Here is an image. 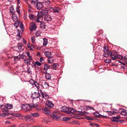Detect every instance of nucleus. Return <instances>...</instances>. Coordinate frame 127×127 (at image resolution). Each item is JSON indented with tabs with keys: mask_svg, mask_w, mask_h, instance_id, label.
Segmentation results:
<instances>
[{
	"mask_svg": "<svg viewBox=\"0 0 127 127\" xmlns=\"http://www.w3.org/2000/svg\"><path fill=\"white\" fill-rule=\"evenodd\" d=\"M40 94L39 92H38V93L34 92L32 94L31 97L33 99L37 98L40 96Z\"/></svg>",
	"mask_w": 127,
	"mask_h": 127,
	"instance_id": "obj_6",
	"label": "nucleus"
},
{
	"mask_svg": "<svg viewBox=\"0 0 127 127\" xmlns=\"http://www.w3.org/2000/svg\"><path fill=\"white\" fill-rule=\"evenodd\" d=\"M43 46H46L48 43L47 39L46 38H43Z\"/></svg>",
	"mask_w": 127,
	"mask_h": 127,
	"instance_id": "obj_25",
	"label": "nucleus"
},
{
	"mask_svg": "<svg viewBox=\"0 0 127 127\" xmlns=\"http://www.w3.org/2000/svg\"><path fill=\"white\" fill-rule=\"evenodd\" d=\"M29 16L30 19L31 20H33L34 19V16L33 15L31 14L30 15H29Z\"/></svg>",
	"mask_w": 127,
	"mask_h": 127,
	"instance_id": "obj_41",
	"label": "nucleus"
},
{
	"mask_svg": "<svg viewBox=\"0 0 127 127\" xmlns=\"http://www.w3.org/2000/svg\"><path fill=\"white\" fill-rule=\"evenodd\" d=\"M30 114L31 115H32L33 117H37L39 116V114L38 113H30Z\"/></svg>",
	"mask_w": 127,
	"mask_h": 127,
	"instance_id": "obj_31",
	"label": "nucleus"
},
{
	"mask_svg": "<svg viewBox=\"0 0 127 127\" xmlns=\"http://www.w3.org/2000/svg\"><path fill=\"white\" fill-rule=\"evenodd\" d=\"M60 9L58 7H55L54 8L53 12H59L60 11Z\"/></svg>",
	"mask_w": 127,
	"mask_h": 127,
	"instance_id": "obj_29",
	"label": "nucleus"
},
{
	"mask_svg": "<svg viewBox=\"0 0 127 127\" xmlns=\"http://www.w3.org/2000/svg\"><path fill=\"white\" fill-rule=\"evenodd\" d=\"M17 1V3L18 4H19L20 3V0H16Z\"/></svg>",
	"mask_w": 127,
	"mask_h": 127,
	"instance_id": "obj_63",
	"label": "nucleus"
},
{
	"mask_svg": "<svg viewBox=\"0 0 127 127\" xmlns=\"http://www.w3.org/2000/svg\"><path fill=\"white\" fill-rule=\"evenodd\" d=\"M28 125H27L22 123L19 125V126L21 127H28Z\"/></svg>",
	"mask_w": 127,
	"mask_h": 127,
	"instance_id": "obj_34",
	"label": "nucleus"
},
{
	"mask_svg": "<svg viewBox=\"0 0 127 127\" xmlns=\"http://www.w3.org/2000/svg\"><path fill=\"white\" fill-rule=\"evenodd\" d=\"M22 44L21 43H19L18 44L17 47L20 50H21L23 49L22 48Z\"/></svg>",
	"mask_w": 127,
	"mask_h": 127,
	"instance_id": "obj_28",
	"label": "nucleus"
},
{
	"mask_svg": "<svg viewBox=\"0 0 127 127\" xmlns=\"http://www.w3.org/2000/svg\"><path fill=\"white\" fill-rule=\"evenodd\" d=\"M22 35V33H20L19 32V31L18 34H17V35L16 36V37L17 39L18 40H20L21 39V35Z\"/></svg>",
	"mask_w": 127,
	"mask_h": 127,
	"instance_id": "obj_21",
	"label": "nucleus"
},
{
	"mask_svg": "<svg viewBox=\"0 0 127 127\" xmlns=\"http://www.w3.org/2000/svg\"><path fill=\"white\" fill-rule=\"evenodd\" d=\"M87 119L88 120H93V118H90L89 117H87Z\"/></svg>",
	"mask_w": 127,
	"mask_h": 127,
	"instance_id": "obj_54",
	"label": "nucleus"
},
{
	"mask_svg": "<svg viewBox=\"0 0 127 127\" xmlns=\"http://www.w3.org/2000/svg\"><path fill=\"white\" fill-rule=\"evenodd\" d=\"M120 118L121 117L119 116H118L117 117H114L112 118L111 120L113 122H118Z\"/></svg>",
	"mask_w": 127,
	"mask_h": 127,
	"instance_id": "obj_12",
	"label": "nucleus"
},
{
	"mask_svg": "<svg viewBox=\"0 0 127 127\" xmlns=\"http://www.w3.org/2000/svg\"><path fill=\"white\" fill-rule=\"evenodd\" d=\"M16 11L17 12V14H18L19 15H20L21 14V12L19 8L16 7Z\"/></svg>",
	"mask_w": 127,
	"mask_h": 127,
	"instance_id": "obj_36",
	"label": "nucleus"
},
{
	"mask_svg": "<svg viewBox=\"0 0 127 127\" xmlns=\"http://www.w3.org/2000/svg\"><path fill=\"white\" fill-rule=\"evenodd\" d=\"M32 2L35 3L37 2L38 0H31Z\"/></svg>",
	"mask_w": 127,
	"mask_h": 127,
	"instance_id": "obj_56",
	"label": "nucleus"
},
{
	"mask_svg": "<svg viewBox=\"0 0 127 127\" xmlns=\"http://www.w3.org/2000/svg\"><path fill=\"white\" fill-rule=\"evenodd\" d=\"M121 111V114L122 115H127V112L126 110L123 109H120Z\"/></svg>",
	"mask_w": 127,
	"mask_h": 127,
	"instance_id": "obj_16",
	"label": "nucleus"
},
{
	"mask_svg": "<svg viewBox=\"0 0 127 127\" xmlns=\"http://www.w3.org/2000/svg\"><path fill=\"white\" fill-rule=\"evenodd\" d=\"M15 116L17 117H20L22 116V115L21 114L17 113V114H16Z\"/></svg>",
	"mask_w": 127,
	"mask_h": 127,
	"instance_id": "obj_51",
	"label": "nucleus"
},
{
	"mask_svg": "<svg viewBox=\"0 0 127 127\" xmlns=\"http://www.w3.org/2000/svg\"><path fill=\"white\" fill-rule=\"evenodd\" d=\"M12 19L14 21L16 22L17 21L18 17L15 14H13L12 15Z\"/></svg>",
	"mask_w": 127,
	"mask_h": 127,
	"instance_id": "obj_15",
	"label": "nucleus"
},
{
	"mask_svg": "<svg viewBox=\"0 0 127 127\" xmlns=\"http://www.w3.org/2000/svg\"><path fill=\"white\" fill-rule=\"evenodd\" d=\"M104 51L105 53H107V52H109L108 51V47L107 45H105L104 46Z\"/></svg>",
	"mask_w": 127,
	"mask_h": 127,
	"instance_id": "obj_30",
	"label": "nucleus"
},
{
	"mask_svg": "<svg viewBox=\"0 0 127 127\" xmlns=\"http://www.w3.org/2000/svg\"><path fill=\"white\" fill-rule=\"evenodd\" d=\"M27 47L31 51L33 50L34 49L33 45H31L30 43H29L27 45Z\"/></svg>",
	"mask_w": 127,
	"mask_h": 127,
	"instance_id": "obj_14",
	"label": "nucleus"
},
{
	"mask_svg": "<svg viewBox=\"0 0 127 127\" xmlns=\"http://www.w3.org/2000/svg\"><path fill=\"white\" fill-rule=\"evenodd\" d=\"M10 11L11 13H13L15 11L13 7H11L10 8Z\"/></svg>",
	"mask_w": 127,
	"mask_h": 127,
	"instance_id": "obj_39",
	"label": "nucleus"
},
{
	"mask_svg": "<svg viewBox=\"0 0 127 127\" xmlns=\"http://www.w3.org/2000/svg\"><path fill=\"white\" fill-rule=\"evenodd\" d=\"M44 2H49V0H44Z\"/></svg>",
	"mask_w": 127,
	"mask_h": 127,
	"instance_id": "obj_61",
	"label": "nucleus"
},
{
	"mask_svg": "<svg viewBox=\"0 0 127 127\" xmlns=\"http://www.w3.org/2000/svg\"><path fill=\"white\" fill-rule=\"evenodd\" d=\"M105 62L107 63H110L111 62V60L109 59L105 60Z\"/></svg>",
	"mask_w": 127,
	"mask_h": 127,
	"instance_id": "obj_46",
	"label": "nucleus"
},
{
	"mask_svg": "<svg viewBox=\"0 0 127 127\" xmlns=\"http://www.w3.org/2000/svg\"><path fill=\"white\" fill-rule=\"evenodd\" d=\"M36 7L37 9L40 10L42 9L43 7V5L42 2H38L36 5Z\"/></svg>",
	"mask_w": 127,
	"mask_h": 127,
	"instance_id": "obj_7",
	"label": "nucleus"
},
{
	"mask_svg": "<svg viewBox=\"0 0 127 127\" xmlns=\"http://www.w3.org/2000/svg\"><path fill=\"white\" fill-rule=\"evenodd\" d=\"M46 106L49 108H52L54 106L52 102L49 100H48L46 102Z\"/></svg>",
	"mask_w": 127,
	"mask_h": 127,
	"instance_id": "obj_8",
	"label": "nucleus"
},
{
	"mask_svg": "<svg viewBox=\"0 0 127 127\" xmlns=\"http://www.w3.org/2000/svg\"><path fill=\"white\" fill-rule=\"evenodd\" d=\"M48 12L47 10L45 9L42 10L41 12H38V16L42 17L44 15L45 16L47 14Z\"/></svg>",
	"mask_w": 127,
	"mask_h": 127,
	"instance_id": "obj_4",
	"label": "nucleus"
},
{
	"mask_svg": "<svg viewBox=\"0 0 127 127\" xmlns=\"http://www.w3.org/2000/svg\"><path fill=\"white\" fill-rule=\"evenodd\" d=\"M5 107L6 109H10L12 108L13 105L11 104H7L5 105Z\"/></svg>",
	"mask_w": 127,
	"mask_h": 127,
	"instance_id": "obj_18",
	"label": "nucleus"
},
{
	"mask_svg": "<svg viewBox=\"0 0 127 127\" xmlns=\"http://www.w3.org/2000/svg\"><path fill=\"white\" fill-rule=\"evenodd\" d=\"M20 27L22 31L23 30L24 26L23 24L21 23L20 24Z\"/></svg>",
	"mask_w": 127,
	"mask_h": 127,
	"instance_id": "obj_44",
	"label": "nucleus"
},
{
	"mask_svg": "<svg viewBox=\"0 0 127 127\" xmlns=\"http://www.w3.org/2000/svg\"><path fill=\"white\" fill-rule=\"evenodd\" d=\"M49 84L47 82H44V86L42 87V88H41L42 89V88H43L45 89H46L48 88L49 87Z\"/></svg>",
	"mask_w": 127,
	"mask_h": 127,
	"instance_id": "obj_17",
	"label": "nucleus"
},
{
	"mask_svg": "<svg viewBox=\"0 0 127 127\" xmlns=\"http://www.w3.org/2000/svg\"><path fill=\"white\" fill-rule=\"evenodd\" d=\"M38 105L37 104H35L33 103L30 104L29 105L26 104H23L22 106V109H21L22 110L25 111L26 112L31 110L30 108H28L29 107V108H36L37 110H40L39 108H36L38 107Z\"/></svg>",
	"mask_w": 127,
	"mask_h": 127,
	"instance_id": "obj_2",
	"label": "nucleus"
},
{
	"mask_svg": "<svg viewBox=\"0 0 127 127\" xmlns=\"http://www.w3.org/2000/svg\"><path fill=\"white\" fill-rule=\"evenodd\" d=\"M109 55L111 56V59L114 60H116L117 58H120V57L121 58V60L123 61H125L127 64V56H126L124 57L122 56L118 57L117 52L115 51H113L112 52H109L107 53H105L103 55L104 57H108Z\"/></svg>",
	"mask_w": 127,
	"mask_h": 127,
	"instance_id": "obj_1",
	"label": "nucleus"
},
{
	"mask_svg": "<svg viewBox=\"0 0 127 127\" xmlns=\"http://www.w3.org/2000/svg\"><path fill=\"white\" fill-rule=\"evenodd\" d=\"M35 63L36 65L38 66H40L41 65V64L38 62H36Z\"/></svg>",
	"mask_w": 127,
	"mask_h": 127,
	"instance_id": "obj_47",
	"label": "nucleus"
},
{
	"mask_svg": "<svg viewBox=\"0 0 127 127\" xmlns=\"http://www.w3.org/2000/svg\"><path fill=\"white\" fill-rule=\"evenodd\" d=\"M23 41L24 44H25L26 43L27 41L24 39H23Z\"/></svg>",
	"mask_w": 127,
	"mask_h": 127,
	"instance_id": "obj_62",
	"label": "nucleus"
},
{
	"mask_svg": "<svg viewBox=\"0 0 127 127\" xmlns=\"http://www.w3.org/2000/svg\"><path fill=\"white\" fill-rule=\"evenodd\" d=\"M44 19L45 21H48L51 20L52 18L50 15H47H47L45 16Z\"/></svg>",
	"mask_w": 127,
	"mask_h": 127,
	"instance_id": "obj_11",
	"label": "nucleus"
},
{
	"mask_svg": "<svg viewBox=\"0 0 127 127\" xmlns=\"http://www.w3.org/2000/svg\"><path fill=\"white\" fill-rule=\"evenodd\" d=\"M70 119V118L69 117H64L63 119L62 120L63 121H67L69 120Z\"/></svg>",
	"mask_w": 127,
	"mask_h": 127,
	"instance_id": "obj_35",
	"label": "nucleus"
},
{
	"mask_svg": "<svg viewBox=\"0 0 127 127\" xmlns=\"http://www.w3.org/2000/svg\"><path fill=\"white\" fill-rule=\"evenodd\" d=\"M29 59L31 60H32V57L31 56H30V57H29Z\"/></svg>",
	"mask_w": 127,
	"mask_h": 127,
	"instance_id": "obj_64",
	"label": "nucleus"
},
{
	"mask_svg": "<svg viewBox=\"0 0 127 127\" xmlns=\"http://www.w3.org/2000/svg\"><path fill=\"white\" fill-rule=\"evenodd\" d=\"M34 85L36 87L38 90H39L40 89V85L37 82L35 81V83H34Z\"/></svg>",
	"mask_w": 127,
	"mask_h": 127,
	"instance_id": "obj_19",
	"label": "nucleus"
},
{
	"mask_svg": "<svg viewBox=\"0 0 127 127\" xmlns=\"http://www.w3.org/2000/svg\"><path fill=\"white\" fill-rule=\"evenodd\" d=\"M54 61V59L51 57H48V62L49 63H51Z\"/></svg>",
	"mask_w": 127,
	"mask_h": 127,
	"instance_id": "obj_22",
	"label": "nucleus"
},
{
	"mask_svg": "<svg viewBox=\"0 0 127 127\" xmlns=\"http://www.w3.org/2000/svg\"><path fill=\"white\" fill-rule=\"evenodd\" d=\"M40 27L44 29L45 27V24L44 23H41L40 24Z\"/></svg>",
	"mask_w": 127,
	"mask_h": 127,
	"instance_id": "obj_43",
	"label": "nucleus"
},
{
	"mask_svg": "<svg viewBox=\"0 0 127 127\" xmlns=\"http://www.w3.org/2000/svg\"><path fill=\"white\" fill-rule=\"evenodd\" d=\"M30 67H28V68H27V72L28 73H31V71H30V70H30Z\"/></svg>",
	"mask_w": 127,
	"mask_h": 127,
	"instance_id": "obj_52",
	"label": "nucleus"
},
{
	"mask_svg": "<svg viewBox=\"0 0 127 127\" xmlns=\"http://www.w3.org/2000/svg\"><path fill=\"white\" fill-rule=\"evenodd\" d=\"M54 10V8L51 7L49 8V10L51 11H53Z\"/></svg>",
	"mask_w": 127,
	"mask_h": 127,
	"instance_id": "obj_53",
	"label": "nucleus"
},
{
	"mask_svg": "<svg viewBox=\"0 0 127 127\" xmlns=\"http://www.w3.org/2000/svg\"><path fill=\"white\" fill-rule=\"evenodd\" d=\"M108 114L111 116H112L114 114V113L111 111H110L108 112Z\"/></svg>",
	"mask_w": 127,
	"mask_h": 127,
	"instance_id": "obj_55",
	"label": "nucleus"
},
{
	"mask_svg": "<svg viewBox=\"0 0 127 127\" xmlns=\"http://www.w3.org/2000/svg\"><path fill=\"white\" fill-rule=\"evenodd\" d=\"M44 55L46 56L49 57H51L50 56L51 55V53L50 52L46 51L44 53Z\"/></svg>",
	"mask_w": 127,
	"mask_h": 127,
	"instance_id": "obj_27",
	"label": "nucleus"
},
{
	"mask_svg": "<svg viewBox=\"0 0 127 127\" xmlns=\"http://www.w3.org/2000/svg\"><path fill=\"white\" fill-rule=\"evenodd\" d=\"M26 55H27L29 57H30V53H29V52H26Z\"/></svg>",
	"mask_w": 127,
	"mask_h": 127,
	"instance_id": "obj_58",
	"label": "nucleus"
},
{
	"mask_svg": "<svg viewBox=\"0 0 127 127\" xmlns=\"http://www.w3.org/2000/svg\"><path fill=\"white\" fill-rule=\"evenodd\" d=\"M40 31H37L36 33V36H38L40 35Z\"/></svg>",
	"mask_w": 127,
	"mask_h": 127,
	"instance_id": "obj_48",
	"label": "nucleus"
},
{
	"mask_svg": "<svg viewBox=\"0 0 127 127\" xmlns=\"http://www.w3.org/2000/svg\"><path fill=\"white\" fill-rule=\"evenodd\" d=\"M75 112V111L74 109L71 108H68L67 114L70 115L74 114Z\"/></svg>",
	"mask_w": 127,
	"mask_h": 127,
	"instance_id": "obj_9",
	"label": "nucleus"
},
{
	"mask_svg": "<svg viewBox=\"0 0 127 127\" xmlns=\"http://www.w3.org/2000/svg\"><path fill=\"white\" fill-rule=\"evenodd\" d=\"M36 27L35 24L33 23L31 24L30 29L31 31H33V30H35L36 29Z\"/></svg>",
	"mask_w": 127,
	"mask_h": 127,
	"instance_id": "obj_10",
	"label": "nucleus"
},
{
	"mask_svg": "<svg viewBox=\"0 0 127 127\" xmlns=\"http://www.w3.org/2000/svg\"><path fill=\"white\" fill-rule=\"evenodd\" d=\"M68 110V108L65 106H63L61 108V111L62 112L67 113Z\"/></svg>",
	"mask_w": 127,
	"mask_h": 127,
	"instance_id": "obj_13",
	"label": "nucleus"
},
{
	"mask_svg": "<svg viewBox=\"0 0 127 127\" xmlns=\"http://www.w3.org/2000/svg\"><path fill=\"white\" fill-rule=\"evenodd\" d=\"M35 38L34 37H32L31 38V40L33 43H34L35 41Z\"/></svg>",
	"mask_w": 127,
	"mask_h": 127,
	"instance_id": "obj_50",
	"label": "nucleus"
},
{
	"mask_svg": "<svg viewBox=\"0 0 127 127\" xmlns=\"http://www.w3.org/2000/svg\"><path fill=\"white\" fill-rule=\"evenodd\" d=\"M18 59V58L17 57H16L15 58H14V61H16Z\"/></svg>",
	"mask_w": 127,
	"mask_h": 127,
	"instance_id": "obj_59",
	"label": "nucleus"
},
{
	"mask_svg": "<svg viewBox=\"0 0 127 127\" xmlns=\"http://www.w3.org/2000/svg\"><path fill=\"white\" fill-rule=\"evenodd\" d=\"M31 118L29 115H28L25 116H23V118L27 122V120L30 119Z\"/></svg>",
	"mask_w": 127,
	"mask_h": 127,
	"instance_id": "obj_23",
	"label": "nucleus"
},
{
	"mask_svg": "<svg viewBox=\"0 0 127 127\" xmlns=\"http://www.w3.org/2000/svg\"><path fill=\"white\" fill-rule=\"evenodd\" d=\"M59 114L56 112H54L52 115V116L54 120H58L60 117L59 116Z\"/></svg>",
	"mask_w": 127,
	"mask_h": 127,
	"instance_id": "obj_5",
	"label": "nucleus"
},
{
	"mask_svg": "<svg viewBox=\"0 0 127 127\" xmlns=\"http://www.w3.org/2000/svg\"><path fill=\"white\" fill-rule=\"evenodd\" d=\"M50 66L47 64H45L44 65V69L45 70H47L49 68Z\"/></svg>",
	"mask_w": 127,
	"mask_h": 127,
	"instance_id": "obj_33",
	"label": "nucleus"
},
{
	"mask_svg": "<svg viewBox=\"0 0 127 127\" xmlns=\"http://www.w3.org/2000/svg\"><path fill=\"white\" fill-rule=\"evenodd\" d=\"M87 108L88 109H92L94 111L95 110L94 109L93 107H91L90 106H87Z\"/></svg>",
	"mask_w": 127,
	"mask_h": 127,
	"instance_id": "obj_45",
	"label": "nucleus"
},
{
	"mask_svg": "<svg viewBox=\"0 0 127 127\" xmlns=\"http://www.w3.org/2000/svg\"><path fill=\"white\" fill-rule=\"evenodd\" d=\"M42 112L43 113L47 114H49L50 113V111L49 110L45 108L42 109Z\"/></svg>",
	"mask_w": 127,
	"mask_h": 127,
	"instance_id": "obj_20",
	"label": "nucleus"
},
{
	"mask_svg": "<svg viewBox=\"0 0 127 127\" xmlns=\"http://www.w3.org/2000/svg\"><path fill=\"white\" fill-rule=\"evenodd\" d=\"M27 7L28 12H31L33 10L32 8L30 5L28 4Z\"/></svg>",
	"mask_w": 127,
	"mask_h": 127,
	"instance_id": "obj_24",
	"label": "nucleus"
},
{
	"mask_svg": "<svg viewBox=\"0 0 127 127\" xmlns=\"http://www.w3.org/2000/svg\"><path fill=\"white\" fill-rule=\"evenodd\" d=\"M25 62L27 65H29L30 64V61L29 59H25Z\"/></svg>",
	"mask_w": 127,
	"mask_h": 127,
	"instance_id": "obj_26",
	"label": "nucleus"
},
{
	"mask_svg": "<svg viewBox=\"0 0 127 127\" xmlns=\"http://www.w3.org/2000/svg\"><path fill=\"white\" fill-rule=\"evenodd\" d=\"M38 17L36 19V21H37L38 22H40V21L39 20V19H41V18H42V17H39L38 16V14L37 15Z\"/></svg>",
	"mask_w": 127,
	"mask_h": 127,
	"instance_id": "obj_49",
	"label": "nucleus"
},
{
	"mask_svg": "<svg viewBox=\"0 0 127 127\" xmlns=\"http://www.w3.org/2000/svg\"><path fill=\"white\" fill-rule=\"evenodd\" d=\"M59 66V64H54L53 65V67L55 68H56Z\"/></svg>",
	"mask_w": 127,
	"mask_h": 127,
	"instance_id": "obj_40",
	"label": "nucleus"
},
{
	"mask_svg": "<svg viewBox=\"0 0 127 127\" xmlns=\"http://www.w3.org/2000/svg\"><path fill=\"white\" fill-rule=\"evenodd\" d=\"M19 23L17 22H15V23L14 24V26L16 28H17L19 26Z\"/></svg>",
	"mask_w": 127,
	"mask_h": 127,
	"instance_id": "obj_42",
	"label": "nucleus"
},
{
	"mask_svg": "<svg viewBox=\"0 0 127 127\" xmlns=\"http://www.w3.org/2000/svg\"><path fill=\"white\" fill-rule=\"evenodd\" d=\"M119 62L121 64H122L123 65H124L125 64L124 63H123L122 62H121V61H119Z\"/></svg>",
	"mask_w": 127,
	"mask_h": 127,
	"instance_id": "obj_60",
	"label": "nucleus"
},
{
	"mask_svg": "<svg viewBox=\"0 0 127 127\" xmlns=\"http://www.w3.org/2000/svg\"><path fill=\"white\" fill-rule=\"evenodd\" d=\"M40 61L41 62H42L43 61H44L42 57H41L40 59Z\"/></svg>",
	"mask_w": 127,
	"mask_h": 127,
	"instance_id": "obj_57",
	"label": "nucleus"
},
{
	"mask_svg": "<svg viewBox=\"0 0 127 127\" xmlns=\"http://www.w3.org/2000/svg\"><path fill=\"white\" fill-rule=\"evenodd\" d=\"M38 92H40V96L42 98H44L45 99H47L49 98V96L48 95L45 93L43 92L41 89L38 90Z\"/></svg>",
	"mask_w": 127,
	"mask_h": 127,
	"instance_id": "obj_3",
	"label": "nucleus"
},
{
	"mask_svg": "<svg viewBox=\"0 0 127 127\" xmlns=\"http://www.w3.org/2000/svg\"><path fill=\"white\" fill-rule=\"evenodd\" d=\"M48 119L46 118H44L43 119L42 121L44 123H47L48 121Z\"/></svg>",
	"mask_w": 127,
	"mask_h": 127,
	"instance_id": "obj_37",
	"label": "nucleus"
},
{
	"mask_svg": "<svg viewBox=\"0 0 127 127\" xmlns=\"http://www.w3.org/2000/svg\"><path fill=\"white\" fill-rule=\"evenodd\" d=\"M46 78L48 79H50L51 78L50 74L48 73H46L45 75Z\"/></svg>",
	"mask_w": 127,
	"mask_h": 127,
	"instance_id": "obj_32",
	"label": "nucleus"
},
{
	"mask_svg": "<svg viewBox=\"0 0 127 127\" xmlns=\"http://www.w3.org/2000/svg\"><path fill=\"white\" fill-rule=\"evenodd\" d=\"M29 82H30V84L32 85V86L34 85V84L35 83V81H34L32 79L30 80L29 81Z\"/></svg>",
	"mask_w": 127,
	"mask_h": 127,
	"instance_id": "obj_38",
	"label": "nucleus"
}]
</instances>
